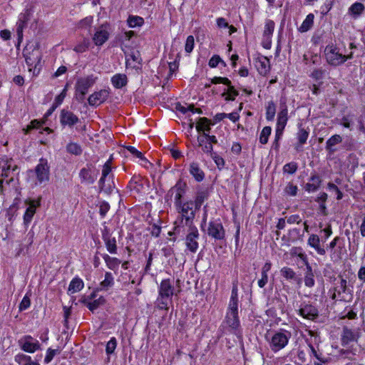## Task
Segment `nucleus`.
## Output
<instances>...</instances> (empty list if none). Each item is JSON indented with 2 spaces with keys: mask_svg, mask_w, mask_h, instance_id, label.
<instances>
[{
  "mask_svg": "<svg viewBox=\"0 0 365 365\" xmlns=\"http://www.w3.org/2000/svg\"><path fill=\"white\" fill-rule=\"evenodd\" d=\"M193 206V201L190 200L184 202L182 205L176 207L178 216L175 222L174 234L180 235L183 227L195 225L193 221L195 217V211Z\"/></svg>",
  "mask_w": 365,
  "mask_h": 365,
  "instance_id": "1",
  "label": "nucleus"
},
{
  "mask_svg": "<svg viewBox=\"0 0 365 365\" xmlns=\"http://www.w3.org/2000/svg\"><path fill=\"white\" fill-rule=\"evenodd\" d=\"M174 294V287L169 279H163L159 287V294L157 299V306L160 309H168V302Z\"/></svg>",
  "mask_w": 365,
  "mask_h": 365,
  "instance_id": "2",
  "label": "nucleus"
},
{
  "mask_svg": "<svg viewBox=\"0 0 365 365\" xmlns=\"http://www.w3.org/2000/svg\"><path fill=\"white\" fill-rule=\"evenodd\" d=\"M184 235H185V245L187 248L192 253L196 252L199 247L198 239L200 237L197 228L195 225L185 227L179 235L182 237Z\"/></svg>",
  "mask_w": 365,
  "mask_h": 365,
  "instance_id": "3",
  "label": "nucleus"
},
{
  "mask_svg": "<svg viewBox=\"0 0 365 365\" xmlns=\"http://www.w3.org/2000/svg\"><path fill=\"white\" fill-rule=\"evenodd\" d=\"M291 336V333L286 330H280L274 332L269 340L271 350L274 352H277L284 348L287 345Z\"/></svg>",
  "mask_w": 365,
  "mask_h": 365,
  "instance_id": "4",
  "label": "nucleus"
},
{
  "mask_svg": "<svg viewBox=\"0 0 365 365\" xmlns=\"http://www.w3.org/2000/svg\"><path fill=\"white\" fill-rule=\"evenodd\" d=\"M95 82L96 78L93 76L80 78L77 80L75 89L76 98L78 102H83L88 89L93 86Z\"/></svg>",
  "mask_w": 365,
  "mask_h": 365,
  "instance_id": "5",
  "label": "nucleus"
},
{
  "mask_svg": "<svg viewBox=\"0 0 365 365\" xmlns=\"http://www.w3.org/2000/svg\"><path fill=\"white\" fill-rule=\"evenodd\" d=\"M50 167L46 159L41 158L38 164L36 166L34 173L35 174L36 181V185H45L49 180ZM30 173H33L32 170Z\"/></svg>",
  "mask_w": 365,
  "mask_h": 365,
  "instance_id": "6",
  "label": "nucleus"
},
{
  "mask_svg": "<svg viewBox=\"0 0 365 365\" xmlns=\"http://www.w3.org/2000/svg\"><path fill=\"white\" fill-rule=\"evenodd\" d=\"M327 62L332 66H339L344 63L343 54L334 44L327 45L324 49Z\"/></svg>",
  "mask_w": 365,
  "mask_h": 365,
  "instance_id": "7",
  "label": "nucleus"
},
{
  "mask_svg": "<svg viewBox=\"0 0 365 365\" xmlns=\"http://www.w3.org/2000/svg\"><path fill=\"white\" fill-rule=\"evenodd\" d=\"M24 56L29 66H34L36 68L41 62V55L37 44H28L24 50Z\"/></svg>",
  "mask_w": 365,
  "mask_h": 365,
  "instance_id": "8",
  "label": "nucleus"
},
{
  "mask_svg": "<svg viewBox=\"0 0 365 365\" xmlns=\"http://www.w3.org/2000/svg\"><path fill=\"white\" fill-rule=\"evenodd\" d=\"M225 322L234 334H237L240 327V319L238 317V306L228 305L227 312L225 317Z\"/></svg>",
  "mask_w": 365,
  "mask_h": 365,
  "instance_id": "9",
  "label": "nucleus"
},
{
  "mask_svg": "<svg viewBox=\"0 0 365 365\" xmlns=\"http://www.w3.org/2000/svg\"><path fill=\"white\" fill-rule=\"evenodd\" d=\"M32 16V11L30 9H26L19 15L18 21L16 22V34L18 41L20 43L23 39L24 29L27 27L28 22Z\"/></svg>",
  "mask_w": 365,
  "mask_h": 365,
  "instance_id": "10",
  "label": "nucleus"
},
{
  "mask_svg": "<svg viewBox=\"0 0 365 365\" xmlns=\"http://www.w3.org/2000/svg\"><path fill=\"white\" fill-rule=\"evenodd\" d=\"M19 344L21 349L26 352L34 353L41 349V344L38 341L29 335L24 336L19 340Z\"/></svg>",
  "mask_w": 365,
  "mask_h": 365,
  "instance_id": "11",
  "label": "nucleus"
},
{
  "mask_svg": "<svg viewBox=\"0 0 365 365\" xmlns=\"http://www.w3.org/2000/svg\"><path fill=\"white\" fill-rule=\"evenodd\" d=\"M207 234L216 240H223L225 237V231L222 223L219 220L210 222Z\"/></svg>",
  "mask_w": 365,
  "mask_h": 365,
  "instance_id": "12",
  "label": "nucleus"
},
{
  "mask_svg": "<svg viewBox=\"0 0 365 365\" xmlns=\"http://www.w3.org/2000/svg\"><path fill=\"white\" fill-rule=\"evenodd\" d=\"M109 25L102 24L96 29L93 41L96 46H102L109 38Z\"/></svg>",
  "mask_w": 365,
  "mask_h": 365,
  "instance_id": "13",
  "label": "nucleus"
},
{
  "mask_svg": "<svg viewBox=\"0 0 365 365\" xmlns=\"http://www.w3.org/2000/svg\"><path fill=\"white\" fill-rule=\"evenodd\" d=\"M298 314L303 318L314 321L319 317V311L316 307L310 304L303 305L299 310Z\"/></svg>",
  "mask_w": 365,
  "mask_h": 365,
  "instance_id": "14",
  "label": "nucleus"
},
{
  "mask_svg": "<svg viewBox=\"0 0 365 365\" xmlns=\"http://www.w3.org/2000/svg\"><path fill=\"white\" fill-rule=\"evenodd\" d=\"M25 202L29 205V207L26 210L24 215V223L25 225H28L31 222L32 218L36 213V208L40 206V201L26 200Z\"/></svg>",
  "mask_w": 365,
  "mask_h": 365,
  "instance_id": "15",
  "label": "nucleus"
},
{
  "mask_svg": "<svg viewBox=\"0 0 365 365\" xmlns=\"http://www.w3.org/2000/svg\"><path fill=\"white\" fill-rule=\"evenodd\" d=\"M60 122L63 126L72 127L79 122V118L71 111L63 109L61 111Z\"/></svg>",
  "mask_w": 365,
  "mask_h": 365,
  "instance_id": "16",
  "label": "nucleus"
},
{
  "mask_svg": "<svg viewBox=\"0 0 365 365\" xmlns=\"http://www.w3.org/2000/svg\"><path fill=\"white\" fill-rule=\"evenodd\" d=\"M108 96L109 92L106 89H103L91 94L88 97V101L90 106H96L105 102Z\"/></svg>",
  "mask_w": 365,
  "mask_h": 365,
  "instance_id": "17",
  "label": "nucleus"
},
{
  "mask_svg": "<svg viewBox=\"0 0 365 365\" xmlns=\"http://www.w3.org/2000/svg\"><path fill=\"white\" fill-rule=\"evenodd\" d=\"M335 281L334 293L332 294L331 299H335L336 295H338V297H341V300H346L341 294H346L348 291L346 280L339 276L338 279H335Z\"/></svg>",
  "mask_w": 365,
  "mask_h": 365,
  "instance_id": "18",
  "label": "nucleus"
},
{
  "mask_svg": "<svg viewBox=\"0 0 365 365\" xmlns=\"http://www.w3.org/2000/svg\"><path fill=\"white\" fill-rule=\"evenodd\" d=\"M111 160H108L103 165V170H102V176L99 180L98 184H99V188L101 191H103L106 193H109L111 192V187L110 186L106 187L105 184V180L106 177L108 175V174L111 171Z\"/></svg>",
  "mask_w": 365,
  "mask_h": 365,
  "instance_id": "19",
  "label": "nucleus"
},
{
  "mask_svg": "<svg viewBox=\"0 0 365 365\" xmlns=\"http://www.w3.org/2000/svg\"><path fill=\"white\" fill-rule=\"evenodd\" d=\"M307 244L313 247L320 255L326 254L325 249L320 245V239L317 235L312 234L309 236Z\"/></svg>",
  "mask_w": 365,
  "mask_h": 365,
  "instance_id": "20",
  "label": "nucleus"
},
{
  "mask_svg": "<svg viewBox=\"0 0 365 365\" xmlns=\"http://www.w3.org/2000/svg\"><path fill=\"white\" fill-rule=\"evenodd\" d=\"M255 66L261 75L265 76L269 71V60L265 56L258 58L255 61Z\"/></svg>",
  "mask_w": 365,
  "mask_h": 365,
  "instance_id": "21",
  "label": "nucleus"
},
{
  "mask_svg": "<svg viewBox=\"0 0 365 365\" xmlns=\"http://www.w3.org/2000/svg\"><path fill=\"white\" fill-rule=\"evenodd\" d=\"M288 120V110L285 103L280 105V111L277 115V127L284 128Z\"/></svg>",
  "mask_w": 365,
  "mask_h": 365,
  "instance_id": "22",
  "label": "nucleus"
},
{
  "mask_svg": "<svg viewBox=\"0 0 365 365\" xmlns=\"http://www.w3.org/2000/svg\"><path fill=\"white\" fill-rule=\"evenodd\" d=\"M79 177L82 183L93 184L96 180V176L92 175L89 167L83 168L80 170Z\"/></svg>",
  "mask_w": 365,
  "mask_h": 365,
  "instance_id": "23",
  "label": "nucleus"
},
{
  "mask_svg": "<svg viewBox=\"0 0 365 365\" xmlns=\"http://www.w3.org/2000/svg\"><path fill=\"white\" fill-rule=\"evenodd\" d=\"M321 182L320 177L317 175H313L310 177L309 182L304 185V189L309 192H315L319 189Z\"/></svg>",
  "mask_w": 365,
  "mask_h": 365,
  "instance_id": "24",
  "label": "nucleus"
},
{
  "mask_svg": "<svg viewBox=\"0 0 365 365\" xmlns=\"http://www.w3.org/2000/svg\"><path fill=\"white\" fill-rule=\"evenodd\" d=\"M342 141V138L339 135H334L330 138L327 140L326 143V150L330 153H334L336 149L334 146Z\"/></svg>",
  "mask_w": 365,
  "mask_h": 365,
  "instance_id": "25",
  "label": "nucleus"
},
{
  "mask_svg": "<svg viewBox=\"0 0 365 365\" xmlns=\"http://www.w3.org/2000/svg\"><path fill=\"white\" fill-rule=\"evenodd\" d=\"M128 187L130 190L140 192L143 188L142 176L140 175H133L129 182Z\"/></svg>",
  "mask_w": 365,
  "mask_h": 365,
  "instance_id": "26",
  "label": "nucleus"
},
{
  "mask_svg": "<svg viewBox=\"0 0 365 365\" xmlns=\"http://www.w3.org/2000/svg\"><path fill=\"white\" fill-rule=\"evenodd\" d=\"M142 59L138 51L132 53L128 58H126V66L133 68H138L141 64Z\"/></svg>",
  "mask_w": 365,
  "mask_h": 365,
  "instance_id": "27",
  "label": "nucleus"
},
{
  "mask_svg": "<svg viewBox=\"0 0 365 365\" xmlns=\"http://www.w3.org/2000/svg\"><path fill=\"white\" fill-rule=\"evenodd\" d=\"M211 125H212V123H210V120L208 118H207L205 117L199 118L198 122H197L195 128H196V130H197V132H199V133L202 132V133H209V132L210 130Z\"/></svg>",
  "mask_w": 365,
  "mask_h": 365,
  "instance_id": "28",
  "label": "nucleus"
},
{
  "mask_svg": "<svg viewBox=\"0 0 365 365\" xmlns=\"http://www.w3.org/2000/svg\"><path fill=\"white\" fill-rule=\"evenodd\" d=\"M197 142L199 146L202 148L204 153L209 154L210 155L214 153L212 145L210 143L205 136L202 134L197 137Z\"/></svg>",
  "mask_w": 365,
  "mask_h": 365,
  "instance_id": "29",
  "label": "nucleus"
},
{
  "mask_svg": "<svg viewBox=\"0 0 365 365\" xmlns=\"http://www.w3.org/2000/svg\"><path fill=\"white\" fill-rule=\"evenodd\" d=\"M111 82L115 88H121L127 84L128 78L125 74L118 73L112 77Z\"/></svg>",
  "mask_w": 365,
  "mask_h": 365,
  "instance_id": "30",
  "label": "nucleus"
},
{
  "mask_svg": "<svg viewBox=\"0 0 365 365\" xmlns=\"http://www.w3.org/2000/svg\"><path fill=\"white\" fill-rule=\"evenodd\" d=\"M314 15L309 14L302 22V25L298 28V31L301 33L308 31L312 29L314 24Z\"/></svg>",
  "mask_w": 365,
  "mask_h": 365,
  "instance_id": "31",
  "label": "nucleus"
},
{
  "mask_svg": "<svg viewBox=\"0 0 365 365\" xmlns=\"http://www.w3.org/2000/svg\"><path fill=\"white\" fill-rule=\"evenodd\" d=\"M190 173L195 178V179L200 182L204 179L205 174L200 168L198 164L192 163L190 166Z\"/></svg>",
  "mask_w": 365,
  "mask_h": 365,
  "instance_id": "32",
  "label": "nucleus"
},
{
  "mask_svg": "<svg viewBox=\"0 0 365 365\" xmlns=\"http://www.w3.org/2000/svg\"><path fill=\"white\" fill-rule=\"evenodd\" d=\"M107 267L113 271L117 269L120 264V260L115 257H111L107 254L102 255Z\"/></svg>",
  "mask_w": 365,
  "mask_h": 365,
  "instance_id": "33",
  "label": "nucleus"
},
{
  "mask_svg": "<svg viewBox=\"0 0 365 365\" xmlns=\"http://www.w3.org/2000/svg\"><path fill=\"white\" fill-rule=\"evenodd\" d=\"M15 361L19 365H39L36 361H32L31 356L24 354H19L15 356Z\"/></svg>",
  "mask_w": 365,
  "mask_h": 365,
  "instance_id": "34",
  "label": "nucleus"
},
{
  "mask_svg": "<svg viewBox=\"0 0 365 365\" xmlns=\"http://www.w3.org/2000/svg\"><path fill=\"white\" fill-rule=\"evenodd\" d=\"M297 136L298 139V143L296 145L295 148L298 150L299 148L307 142L309 136V131L299 126Z\"/></svg>",
  "mask_w": 365,
  "mask_h": 365,
  "instance_id": "35",
  "label": "nucleus"
},
{
  "mask_svg": "<svg viewBox=\"0 0 365 365\" xmlns=\"http://www.w3.org/2000/svg\"><path fill=\"white\" fill-rule=\"evenodd\" d=\"M355 340H356V339L354 332L351 329L344 327L343 328V333L341 335L342 343L347 344Z\"/></svg>",
  "mask_w": 365,
  "mask_h": 365,
  "instance_id": "36",
  "label": "nucleus"
},
{
  "mask_svg": "<svg viewBox=\"0 0 365 365\" xmlns=\"http://www.w3.org/2000/svg\"><path fill=\"white\" fill-rule=\"evenodd\" d=\"M83 282L79 278H74L71 282L68 287V292L73 294L81 291L83 288Z\"/></svg>",
  "mask_w": 365,
  "mask_h": 365,
  "instance_id": "37",
  "label": "nucleus"
},
{
  "mask_svg": "<svg viewBox=\"0 0 365 365\" xmlns=\"http://www.w3.org/2000/svg\"><path fill=\"white\" fill-rule=\"evenodd\" d=\"M364 5L359 2L353 4L349 9V13L354 16V18L359 16L364 11Z\"/></svg>",
  "mask_w": 365,
  "mask_h": 365,
  "instance_id": "38",
  "label": "nucleus"
},
{
  "mask_svg": "<svg viewBox=\"0 0 365 365\" xmlns=\"http://www.w3.org/2000/svg\"><path fill=\"white\" fill-rule=\"evenodd\" d=\"M114 284V279L110 272H106L105 274V279L101 284V290H108Z\"/></svg>",
  "mask_w": 365,
  "mask_h": 365,
  "instance_id": "39",
  "label": "nucleus"
},
{
  "mask_svg": "<svg viewBox=\"0 0 365 365\" xmlns=\"http://www.w3.org/2000/svg\"><path fill=\"white\" fill-rule=\"evenodd\" d=\"M304 284L308 287L314 285V273L310 265L307 264V271L304 276Z\"/></svg>",
  "mask_w": 365,
  "mask_h": 365,
  "instance_id": "40",
  "label": "nucleus"
},
{
  "mask_svg": "<svg viewBox=\"0 0 365 365\" xmlns=\"http://www.w3.org/2000/svg\"><path fill=\"white\" fill-rule=\"evenodd\" d=\"M106 247L107 250L110 254H116L117 253V245H116V240L115 237H110L106 240H103Z\"/></svg>",
  "mask_w": 365,
  "mask_h": 365,
  "instance_id": "41",
  "label": "nucleus"
},
{
  "mask_svg": "<svg viewBox=\"0 0 365 365\" xmlns=\"http://www.w3.org/2000/svg\"><path fill=\"white\" fill-rule=\"evenodd\" d=\"M227 86V91L223 92L222 94V96H225L227 95V93L229 94L225 97V101H234L235 99V97L239 95L238 91L233 86H232V83H230L229 85H226Z\"/></svg>",
  "mask_w": 365,
  "mask_h": 365,
  "instance_id": "42",
  "label": "nucleus"
},
{
  "mask_svg": "<svg viewBox=\"0 0 365 365\" xmlns=\"http://www.w3.org/2000/svg\"><path fill=\"white\" fill-rule=\"evenodd\" d=\"M276 113V106L273 101L268 102L266 107V118L267 120L271 121L274 118Z\"/></svg>",
  "mask_w": 365,
  "mask_h": 365,
  "instance_id": "43",
  "label": "nucleus"
},
{
  "mask_svg": "<svg viewBox=\"0 0 365 365\" xmlns=\"http://www.w3.org/2000/svg\"><path fill=\"white\" fill-rule=\"evenodd\" d=\"M144 23V19L138 16H130L128 19V26L131 28L141 26Z\"/></svg>",
  "mask_w": 365,
  "mask_h": 365,
  "instance_id": "44",
  "label": "nucleus"
},
{
  "mask_svg": "<svg viewBox=\"0 0 365 365\" xmlns=\"http://www.w3.org/2000/svg\"><path fill=\"white\" fill-rule=\"evenodd\" d=\"M174 189H176L177 193L175 196V207H178L180 205H182L184 202L182 201V197L184 193V190L180 185H176L175 187H173L170 191H173Z\"/></svg>",
  "mask_w": 365,
  "mask_h": 365,
  "instance_id": "45",
  "label": "nucleus"
},
{
  "mask_svg": "<svg viewBox=\"0 0 365 365\" xmlns=\"http://www.w3.org/2000/svg\"><path fill=\"white\" fill-rule=\"evenodd\" d=\"M66 150L75 155H79L82 153L81 147L76 143H69L66 146Z\"/></svg>",
  "mask_w": 365,
  "mask_h": 365,
  "instance_id": "46",
  "label": "nucleus"
},
{
  "mask_svg": "<svg viewBox=\"0 0 365 365\" xmlns=\"http://www.w3.org/2000/svg\"><path fill=\"white\" fill-rule=\"evenodd\" d=\"M272 132L270 126H265L263 128L259 135V142L262 144H266L268 142L269 136Z\"/></svg>",
  "mask_w": 365,
  "mask_h": 365,
  "instance_id": "47",
  "label": "nucleus"
},
{
  "mask_svg": "<svg viewBox=\"0 0 365 365\" xmlns=\"http://www.w3.org/2000/svg\"><path fill=\"white\" fill-rule=\"evenodd\" d=\"M105 303V299L103 297H100L98 299H95L93 302L86 303V306L90 311L93 312L96 309H97L101 305Z\"/></svg>",
  "mask_w": 365,
  "mask_h": 365,
  "instance_id": "48",
  "label": "nucleus"
},
{
  "mask_svg": "<svg viewBox=\"0 0 365 365\" xmlns=\"http://www.w3.org/2000/svg\"><path fill=\"white\" fill-rule=\"evenodd\" d=\"M281 274L283 277L287 279H296V273L294 270L289 267H284L280 270Z\"/></svg>",
  "mask_w": 365,
  "mask_h": 365,
  "instance_id": "49",
  "label": "nucleus"
},
{
  "mask_svg": "<svg viewBox=\"0 0 365 365\" xmlns=\"http://www.w3.org/2000/svg\"><path fill=\"white\" fill-rule=\"evenodd\" d=\"M274 26L275 24L273 21L268 20L265 24L264 36H267V38H269V36L272 34L274 31Z\"/></svg>",
  "mask_w": 365,
  "mask_h": 365,
  "instance_id": "50",
  "label": "nucleus"
},
{
  "mask_svg": "<svg viewBox=\"0 0 365 365\" xmlns=\"http://www.w3.org/2000/svg\"><path fill=\"white\" fill-rule=\"evenodd\" d=\"M297 168H298L297 163L295 162H291V163H287L284 165L283 171H284V173H287L289 174H294L296 173Z\"/></svg>",
  "mask_w": 365,
  "mask_h": 365,
  "instance_id": "51",
  "label": "nucleus"
},
{
  "mask_svg": "<svg viewBox=\"0 0 365 365\" xmlns=\"http://www.w3.org/2000/svg\"><path fill=\"white\" fill-rule=\"evenodd\" d=\"M229 305L238 306V294H237V287L234 285L232 289V294Z\"/></svg>",
  "mask_w": 365,
  "mask_h": 365,
  "instance_id": "52",
  "label": "nucleus"
},
{
  "mask_svg": "<svg viewBox=\"0 0 365 365\" xmlns=\"http://www.w3.org/2000/svg\"><path fill=\"white\" fill-rule=\"evenodd\" d=\"M126 149L136 158H140L145 163H148V160L143 156V153L138 151L135 147L129 145L126 147Z\"/></svg>",
  "mask_w": 365,
  "mask_h": 365,
  "instance_id": "53",
  "label": "nucleus"
},
{
  "mask_svg": "<svg viewBox=\"0 0 365 365\" xmlns=\"http://www.w3.org/2000/svg\"><path fill=\"white\" fill-rule=\"evenodd\" d=\"M220 63L224 66H226L225 62L222 61L219 56L215 55L210 59L208 65L211 68H215Z\"/></svg>",
  "mask_w": 365,
  "mask_h": 365,
  "instance_id": "54",
  "label": "nucleus"
},
{
  "mask_svg": "<svg viewBox=\"0 0 365 365\" xmlns=\"http://www.w3.org/2000/svg\"><path fill=\"white\" fill-rule=\"evenodd\" d=\"M209 195L208 191L207 190H198L196 193L195 200L203 203L205 200L207 199Z\"/></svg>",
  "mask_w": 365,
  "mask_h": 365,
  "instance_id": "55",
  "label": "nucleus"
},
{
  "mask_svg": "<svg viewBox=\"0 0 365 365\" xmlns=\"http://www.w3.org/2000/svg\"><path fill=\"white\" fill-rule=\"evenodd\" d=\"M116 344H117L116 339L114 337L111 338L110 339V341H108V342L106 344V351L107 354H110L113 353V351H115V349L116 348Z\"/></svg>",
  "mask_w": 365,
  "mask_h": 365,
  "instance_id": "56",
  "label": "nucleus"
},
{
  "mask_svg": "<svg viewBox=\"0 0 365 365\" xmlns=\"http://www.w3.org/2000/svg\"><path fill=\"white\" fill-rule=\"evenodd\" d=\"M210 157L213 159L218 169L222 170L225 165V160L222 158L213 153L210 155Z\"/></svg>",
  "mask_w": 365,
  "mask_h": 365,
  "instance_id": "57",
  "label": "nucleus"
},
{
  "mask_svg": "<svg viewBox=\"0 0 365 365\" xmlns=\"http://www.w3.org/2000/svg\"><path fill=\"white\" fill-rule=\"evenodd\" d=\"M195 45V39L192 36H188L186 40L185 50L187 53L192 51Z\"/></svg>",
  "mask_w": 365,
  "mask_h": 365,
  "instance_id": "58",
  "label": "nucleus"
},
{
  "mask_svg": "<svg viewBox=\"0 0 365 365\" xmlns=\"http://www.w3.org/2000/svg\"><path fill=\"white\" fill-rule=\"evenodd\" d=\"M58 354H60V350H58V349H52L49 348L47 350V354H46V357L44 359V361L46 364L51 362V360L53 359L54 356Z\"/></svg>",
  "mask_w": 365,
  "mask_h": 365,
  "instance_id": "59",
  "label": "nucleus"
},
{
  "mask_svg": "<svg viewBox=\"0 0 365 365\" xmlns=\"http://www.w3.org/2000/svg\"><path fill=\"white\" fill-rule=\"evenodd\" d=\"M309 346L311 349L312 354L320 362H322V363H328L329 362V359L327 358L322 357V354H321V353L319 354L312 344H309Z\"/></svg>",
  "mask_w": 365,
  "mask_h": 365,
  "instance_id": "60",
  "label": "nucleus"
},
{
  "mask_svg": "<svg viewBox=\"0 0 365 365\" xmlns=\"http://www.w3.org/2000/svg\"><path fill=\"white\" fill-rule=\"evenodd\" d=\"M93 23V17L87 16L78 23V26L82 29L90 28Z\"/></svg>",
  "mask_w": 365,
  "mask_h": 365,
  "instance_id": "61",
  "label": "nucleus"
},
{
  "mask_svg": "<svg viewBox=\"0 0 365 365\" xmlns=\"http://www.w3.org/2000/svg\"><path fill=\"white\" fill-rule=\"evenodd\" d=\"M298 188L297 185H294L292 182H289L285 187V192L291 196H295L297 195Z\"/></svg>",
  "mask_w": 365,
  "mask_h": 365,
  "instance_id": "62",
  "label": "nucleus"
},
{
  "mask_svg": "<svg viewBox=\"0 0 365 365\" xmlns=\"http://www.w3.org/2000/svg\"><path fill=\"white\" fill-rule=\"evenodd\" d=\"M89 41L88 40H84L82 43L78 44L75 48L74 51L77 53H83L88 48Z\"/></svg>",
  "mask_w": 365,
  "mask_h": 365,
  "instance_id": "63",
  "label": "nucleus"
},
{
  "mask_svg": "<svg viewBox=\"0 0 365 365\" xmlns=\"http://www.w3.org/2000/svg\"><path fill=\"white\" fill-rule=\"evenodd\" d=\"M110 210V205L107 202H102L99 206V213L102 217H105Z\"/></svg>",
  "mask_w": 365,
  "mask_h": 365,
  "instance_id": "64",
  "label": "nucleus"
}]
</instances>
